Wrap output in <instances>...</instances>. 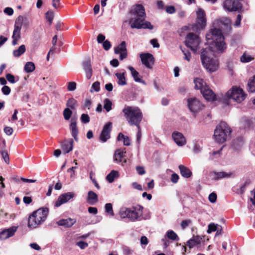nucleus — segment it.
<instances>
[{
    "label": "nucleus",
    "mask_w": 255,
    "mask_h": 255,
    "mask_svg": "<svg viewBox=\"0 0 255 255\" xmlns=\"http://www.w3.org/2000/svg\"><path fill=\"white\" fill-rule=\"evenodd\" d=\"M128 69L131 72L132 76L135 82L141 83L144 85H146L145 82L142 80L140 78H139V75L138 72L136 71L133 67L131 66H128Z\"/></svg>",
    "instance_id": "nucleus-25"
},
{
    "label": "nucleus",
    "mask_w": 255,
    "mask_h": 255,
    "mask_svg": "<svg viewBox=\"0 0 255 255\" xmlns=\"http://www.w3.org/2000/svg\"><path fill=\"white\" fill-rule=\"evenodd\" d=\"M191 223L190 220H185L182 221L181 223V227L182 229H185Z\"/></svg>",
    "instance_id": "nucleus-49"
},
{
    "label": "nucleus",
    "mask_w": 255,
    "mask_h": 255,
    "mask_svg": "<svg viewBox=\"0 0 255 255\" xmlns=\"http://www.w3.org/2000/svg\"><path fill=\"white\" fill-rule=\"evenodd\" d=\"M172 137L174 141L178 146H183L187 143L185 137L180 132L174 131L172 133Z\"/></svg>",
    "instance_id": "nucleus-13"
},
{
    "label": "nucleus",
    "mask_w": 255,
    "mask_h": 255,
    "mask_svg": "<svg viewBox=\"0 0 255 255\" xmlns=\"http://www.w3.org/2000/svg\"><path fill=\"white\" fill-rule=\"evenodd\" d=\"M187 106L188 109L194 116H196L204 107L200 101L195 98H190L188 99Z\"/></svg>",
    "instance_id": "nucleus-10"
},
{
    "label": "nucleus",
    "mask_w": 255,
    "mask_h": 255,
    "mask_svg": "<svg viewBox=\"0 0 255 255\" xmlns=\"http://www.w3.org/2000/svg\"><path fill=\"white\" fill-rule=\"evenodd\" d=\"M201 93L207 101H213L216 99V95L207 85H205V88L202 90Z\"/></svg>",
    "instance_id": "nucleus-18"
},
{
    "label": "nucleus",
    "mask_w": 255,
    "mask_h": 255,
    "mask_svg": "<svg viewBox=\"0 0 255 255\" xmlns=\"http://www.w3.org/2000/svg\"><path fill=\"white\" fill-rule=\"evenodd\" d=\"M83 70H84L86 77L87 79H90L93 74V70L92 68L91 60L89 59L85 60L82 63Z\"/></svg>",
    "instance_id": "nucleus-21"
},
{
    "label": "nucleus",
    "mask_w": 255,
    "mask_h": 255,
    "mask_svg": "<svg viewBox=\"0 0 255 255\" xmlns=\"http://www.w3.org/2000/svg\"><path fill=\"white\" fill-rule=\"evenodd\" d=\"M253 59L254 58L252 57L251 55L246 53H244V54L240 58L241 62L244 63L249 62L253 60Z\"/></svg>",
    "instance_id": "nucleus-39"
},
{
    "label": "nucleus",
    "mask_w": 255,
    "mask_h": 255,
    "mask_svg": "<svg viewBox=\"0 0 255 255\" xmlns=\"http://www.w3.org/2000/svg\"><path fill=\"white\" fill-rule=\"evenodd\" d=\"M4 132L7 135H10L12 134L13 129L9 127H6L4 128Z\"/></svg>",
    "instance_id": "nucleus-54"
},
{
    "label": "nucleus",
    "mask_w": 255,
    "mask_h": 255,
    "mask_svg": "<svg viewBox=\"0 0 255 255\" xmlns=\"http://www.w3.org/2000/svg\"><path fill=\"white\" fill-rule=\"evenodd\" d=\"M105 212L111 216H114V213L113 209V206L111 203H107L105 206Z\"/></svg>",
    "instance_id": "nucleus-38"
},
{
    "label": "nucleus",
    "mask_w": 255,
    "mask_h": 255,
    "mask_svg": "<svg viewBox=\"0 0 255 255\" xmlns=\"http://www.w3.org/2000/svg\"><path fill=\"white\" fill-rule=\"evenodd\" d=\"M143 207L137 205L132 208L123 207L120 208L119 215L121 218H128L132 221L137 220L142 215Z\"/></svg>",
    "instance_id": "nucleus-6"
},
{
    "label": "nucleus",
    "mask_w": 255,
    "mask_h": 255,
    "mask_svg": "<svg viewBox=\"0 0 255 255\" xmlns=\"http://www.w3.org/2000/svg\"><path fill=\"white\" fill-rule=\"evenodd\" d=\"M187 245L190 248H192L197 245L196 244V241H195L193 239H191L187 242Z\"/></svg>",
    "instance_id": "nucleus-59"
},
{
    "label": "nucleus",
    "mask_w": 255,
    "mask_h": 255,
    "mask_svg": "<svg viewBox=\"0 0 255 255\" xmlns=\"http://www.w3.org/2000/svg\"><path fill=\"white\" fill-rule=\"evenodd\" d=\"M166 11L169 14H172L175 12V8L173 6H168L166 8Z\"/></svg>",
    "instance_id": "nucleus-60"
},
{
    "label": "nucleus",
    "mask_w": 255,
    "mask_h": 255,
    "mask_svg": "<svg viewBox=\"0 0 255 255\" xmlns=\"http://www.w3.org/2000/svg\"><path fill=\"white\" fill-rule=\"evenodd\" d=\"M249 91L250 92H255V75L253 79H250L248 84Z\"/></svg>",
    "instance_id": "nucleus-37"
},
{
    "label": "nucleus",
    "mask_w": 255,
    "mask_h": 255,
    "mask_svg": "<svg viewBox=\"0 0 255 255\" xmlns=\"http://www.w3.org/2000/svg\"><path fill=\"white\" fill-rule=\"evenodd\" d=\"M35 69V64L32 62H27L25 63L24 70L26 73H31Z\"/></svg>",
    "instance_id": "nucleus-33"
},
{
    "label": "nucleus",
    "mask_w": 255,
    "mask_h": 255,
    "mask_svg": "<svg viewBox=\"0 0 255 255\" xmlns=\"http://www.w3.org/2000/svg\"><path fill=\"white\" fill-rule=\"evenodd\" d=\"M112 123L108 122L103 127V130L100 136V140L104 142L110 138V132L112 130Z\"/></svg>",
    "instance_id": "nucleus-15"
},
{
    "label": "nucleus",
    "mask_w": 255,
    "mask_h": 255,
    "mask_svg": "<svg viewBox=\"0 0 255 255\" xmlns=\"http://www.w3.org/2000/svg\"><path fill=\"white\" fill-rule=\"evenodd\" d=\"M26 19V17H24L22 15L18 16L15 19L14 25V30L12 35V45H16L18 41L20 39L21 27L24 20Z\"/></svg>",
    "instance_id": "nucleus-8"
},
{
    "label": "nucleus",
    "mask_w": 255,
    "mask_h": 255,
    "mask_svg": "<svg viewBox=\"0 0 255 255\" xmlns=\"http://www.w3.org/2000/svg\"><path fill=\"white\" fill-rule=\"evenodd\" d=\"M47 208H39L33 212L28 218V227L34 229L41 225L46 220L48 213Z\"/></svg>",
    "instance_id": "nucleus-4"
},
{
    "label": "nucleus",
    "mask_w": 255,
    "mask_h": 255,
    "mask_svg": "<svg viewBox=\"0 0 255 255\" xmlns=\"http://www.w3.org/2000/svg\"><path fill=\"white\" fill-rule=\"evenodd\" d=\"M118 177V172L113 170L106 176V179L109 183H112L114 181V179Z\"/></svg>",
    "instance_id": "nucleus-34"
},
{
    "label": "nucleus",
    "mask_w": 255,
    "mask_h": 255,
    "mask_svg": "<svg viewBox=\"0 0 255 255\" xmlns=\"http://www.w3.org/2000/svg\"><path fill=\"white\" fill-rule=\"evenodd\" d=\"M81 121L84 124H87L90 121V118L87 114H83L81 117Z\"/></svg>",
    "instance_id": "nucleus-45"
},
{
    "label": "nucleus",
    "mask_w": 255,
    "mask_h": 255,
    "mask_svg": "<svg viewBox=\"0 0 255 255\" xmlns=\"http://www.w3.org/2000/svg\"><path fill=\"white\" fill-rule=\"evenodd\" d=\"M232 172H226L225 171L217 172L212 171L210 173V176L214 180H218L223 178H229L232 176Z\"/></svg>",
    "instance_id": "nucleus-16"
},
{
    "label": "nucleus",
    "mask_w": 255,
    "mask_h": 255,
    "mask_svg": "<svg viewBox=\"0 0 255 255\" xmlns=\"http://www.w3.org/2000/svg\"><path fill=\"white\" fill-rule=\"evenodd\" d=\"M72 136L74 137L76 141H78V135L79 130L77 126V119L72 118L70 121V125L69 126Z\"/></svg>",
    "instance_id": "nucleus-20"
},
{
    "label": "nucleus",
    "mask_w": 255,
    "mask_h": 255,
    "mask_svg": "<svg viewBox=\"0 0 255 255\" xmlns=\"http://www.w3.org/2000/svg\"><path fill=\"white\" fill-rule=\"evenodd\" d=\"M181 175L185 178H189L192 175V172L190 170L183 165H180L179 166Z\"/></svg>",
    "instance_id": "nucleus-27"
},
{
    "label": "nucleus",
    "mask_w": 255,
    "mask_h": 255,
    "mask_svg": "<svg viewBox=\"0 0 255 255\" xmlns=\"http://www.w3.org/2000/svg\"><path fill=\"white\" fill-rule=\"evenodd\" d=\"M116 76L118 79V83L119 85L124 86L127 84L124 73H117Z\"/></svg>",
    "instance_id": "nucleus-31"
},
{
    "label": "nucleus",
    "mask_w": 255,
    "mask_h": 255,
    "mask_svg": "<svg viewBox=\"0 0 255 255\" xmlns=\"http://www.w3.org/2000/svg\"><path fill=\"white\" fill-rule=\"evenodd\" d=\"M76 222L74 219L68 218L66 219H61L57 222L59 226H64L65 227L69 228L73 226Z\"/></svg>",
    "instance_id": "nucleus-24"
},
{
    "label": "nucleus",
    "mask_w": 255,
    "mask_h": 255,
    "mask_svg": "<svg viewBox=\"0 0 255 255\" xmlns=\"http://www.w3.org/2000/svg\"><path fill=\"white\" fill-rule=\"evenodd\" d=\"M3 12L8 15H12L13 13V10L12 8L7 7L3 10Z\"/></svg>",
    "instance_id": "nucleus-53"
},
{
    "label": "nucleus",
    "mask_w": 255,
    "mask_h": 255,
    "mask_svg": "<svg viewBox=\"0 0 255 255\" xmlns=\"http://www.w3.org/2000/svg\"><path fill=\"white\" fill-rule=\"evenodd\" d=\"M132 13L134 16L129 20L132 28H147L150 30L153 29V27L151 23L145 21V10L142 5H136L133 8Z\"/></svg>",
    "instance_id": "nucleus-2"
},
{
    "label": "nucleus",
    "mask_w": 255,
    "mask_h": 255,
    "mask_svg": "<svg viewBox=\"0 0 255 255\" xmlns=\"http://www.w3.org/2000/svg\"><path fill=\"white\" fill-rule=\"evenodd\" d=\"M76 84L74 82H71L68 83V85L67 87V90L69 91H72L76 89Z\"/></svg>",
    "instance_id": "nucleus-47"
},
{
    "label": "nucleus",
    "mask_w": 255,
    "mask_h": 255,
    "mask_svg": "<svg viewBox=\"0 0 255 255\" xmlns=\"http://www.w3.org/2000/svg\"><path fill=\"white\" fill-rule=\"evenodd\" d=\"M103 46L105 50H108L111 47V44L109 41L106 40L103 43Z\"/></svg>",
    "instance_id": "nucleus-50"
},
{
    "label": "nucleus",
    "mask_w": 255,
    "mask_h": 255,
    "mask_svg": "<svg viewBox=\"0 0 255 255\" xmlns=\"http://www.w3.org/2000/svg\"><path fill=\"white\" fill-rule=\"evenodd\" d=\"M127 51V46L125 41H122L121 44L115 48V53L116 54H119L120 53Z\"/></svg>",
    "instance_id": "nucleus-29"
},
{
    "label": "nucleus",
    "mask_w": 255,
    "mask_h": 255,
    "mask_svg": "<svg viewBox=\"0 0 255 255\" xmlns=\"http://www.w3.org/2000/svg\"><path fill=\"white\" fill-rule=\"evenodd\" d=\"M224 9L228 11H240L242 5L240 0H225L223 3Z\"/></svg>",
    "instance_id": "nucleus-11"
},
{
    "label": "nucleus",
    "mask_w": 255,
    "mask_h": 255,
    "mask_svg": "<svg viewBox=\"0 0 255 255\" xmlns=\"http://www.w3.org/2000/svg\"><path fill=\"white\" fill-rule=\"evenodd\" d=\"M45 16L47 20L49 21V24H51L53 19L54 12L51 10H48L46 13Z\"/></svg>",
    "instance_id": "nucleus-42"
},
{
    "label": "nucleus",
    "mask_w": 255,
    "mask_h": 255,
    "mask_svg": "<svg viewBox=\"0 0 255 255\" xmlns=\"http://www.w3.org/2000/svg\"><path fill=\"white\" fill-rule=\"evenodd\" d=\"M201 147H200V145L196 142L194 144V146L193 147L194 152L195 153H198L201 151Z\"/></svg>",
    "instance_id": "nucleus-56"
},
{
    "label": "nucleus",
    "mask_w": 255,
    "mask_h": 255,
    "mask_svg": "<svg viewBox=\"0 0 255 255\" xmlns=\"http://www.w3.org/2000/svg\"><path fill=\"white\" fill-rule=\"evenodd\" d=\"M219 228H221V226L218 224H215L213 223H210L208 225L207 232L208 234H210L213 232H215Z\"/></svg>",
    "instance_id": "nucleus-36"
},
{
    "label": "nucleus",
    "mask_w": 255,
    "mask_h": 255,
    "mask_svg": "<svg viewBox=\"0 0 255 255\" xmlns=\"http://www.w3.org/2000/svg\"><path fill=\"white\" fill-rule=\"evenodd\" d=\"M88 210L90 214L96 215L98 213V210L96 207H89Z\"/></svg>",
    "instance_id": "nucleus-64"
},
{
    "label": "nucleus",
    "mask_w": 255,
    "mask_h": 255,
    "mask_svg": "<svg viewBox=\"0 0 255 255\" xmlns=\"http://www.w3.org/2000/svg\"><path fill=\"white\" fill-rule=\"evenodd\" d=\"M123 112L128 123L139 129V124L142 119L141 110L137 107L125 106Z\"/></svg>",
    "instance_id": "nucleus-3"
},
{
    "label": "nucleus",
    "mask_w": 255,
    "mask_h": 255,
    "mask_svg": "<svg viewBox=\"0 0 255 255\" xmlns=\"http://www.w3.org/2000/svg\"><path fill=\"white\" fill-rule=\"evenodd\" d=\"M16 231V228L14 227L3 230L0 233V239L5 240L12 236Z\"/></svg>",
    "instance_id": "nucleus-22"
},
{
    "label": "nucleus",
    "mask_w": 255,
    "mask_h": 255,
    "mask_svg": "<svg viewBox=\"0 0 255 255\" xmlns=\"http://www.w3.org/2000/svg\"><path fill=\"white\" fill-rule=\"evenodd\" d=\"M142 63L149 69L152 68L154 63V57L150 53H142L140 54Z\"/></svg>",
    "instance_id": "nucleus-14"
},
{
    "label": "nucleus",
    "mask_w": 255,
    "mask_h": 255,
    "mask_svg": "<svg viewBox=\"0 0 255 255\" xmlns=\"http://www.w3.org/2000/svg\"><path fill=\"white\" fill-rule=\"evenodd\" d=\"M2 92L4 95H8L10 92V89L9 87L4 85L1 89Z\"/></svg>",
    "instance_id": "nucleus-51"
},
{
    "label": "nucleus",
    "mask_w": 255,
    "mask_h": 255,
    "mask_svg": "<svg viewBox=\"0 0 255 255\" xmlns=\"http://www.w3.org/2000/svg\"><path fill=\"white\" fill-rule=\"evenodd\" d=\"M136 170L139 175H143L145 173V170L142 166H137L136 167Z\"/></svg>",
    "instance_id": "nucleus-61"
},
{
    "label": "nucleus",
    "mask_w": 255,
    "mask_h": 255,
    "mask_svg": "<svg viewBox=\"0 0 255 255\" xmlns=\"http://www.w3.org/2000/svg\"><path fill=\"white\" fill-rule=\"evenodd\" d=\"M0 154L4 162L8 164L9 163V158L7 151L6 150H1Z\"/></svg>",
    "instance_id": "nucleus-43"
},
{
    "label": "nucleus",
    "mask_w": 255,
    "mask_h": 255,
    "mask_svg": "<svg viewBox=\"0 0 255 255\" xmlns=\"http://www.w3.org/2000/svg\"><path fill=\"white\" fill-rule=\"evenodd\" d=\"M206 40L209 45V49H203L201 54V59L204 67L210 73L216 71L219 66L217 59L210 58L208 51L222 52L226 48L224 37L221 30L217 28L211 29L206 34Z\"/></svg>",
    "instance_id": "nucleus-1"
},
{
    "label": "nucleus",
    "mask_w": 255,
    "mask_h": 255,
    "mask_svg": "<svg viewBox=\"0 0 255 255\" xmlns=\"http://www.w3.org/2000/svg\"><path fill=\"white\" fill-rule=\"evenodd\" d=\"M200 42V37L197 34L193 33H189L187 34L185 41L186 46L189 47L194 52H196L199 49Z\"/></svg>",
    "instance_id": "nucleus-9"
},
{
    "label": "nucleus",
    "mask_w": 255,
    "mask_h": 255,
    "mask_svg": "<svg viewBox=\"0 0 255 255\" xmlns=\"http://www.w3.org/2000/svg\"><path fill=\"white\" fill-rule=\"evenodd\" d=\"M250 201L255 206V189L251 192Z\"/></svg>",
    "instance_id": "nucleus-58"
},
{
    "label": "nucleus",
    "mask_w": 255,
    "mask_h": 255,
    "mask_svg": "<svg viewBox=\"0 0 255 255\" xmlns=\"http://www.w3.org/2000/svg\"><path fill=\"white\" fill-rule=\"evenodd\" d=\"M73 147V140L69 139L65 140L62 145V149L64 153H67L72 151Z\"/></svg>",
    "instance_id": "nucleus-23"
},
{
    "label": "nucleus",
    "mask_w": 255,
    "mask_h": 255,
    "mask_svg": "<svg viewBox=\"0 0 255 255\" xmlns=\"http://www.w3.org/2000/svg\"><path fill=\"white\" fill-rule=\"evenodd\" d=\"M112 102L108 99H106L104 101V108L107 112H109L112 109Z\"/></svg>",
    "instance_id": "nucleus-40"
},
{
    "label": "nucleus",
    "mask_w": 255,
    "mask_h": 255,
    "mask_svg": "<svg viewBox=\"0 0 255 255\" xmlns=\"http://www.w3.org/2000/svg\"><path fill=\"white\" fill-rule=\"evenodd\" d=\"M196 15L197 23L201 27H204L206 24L205 11L202 9L199 8L196 11Z\"/></svg>",
    "instance_id": "nucleus-19"
},
{
    "label": "nucleus",
    "mask_w": 255,
    "mask_h": 255,
    "mask_svg": "<svg viewBox=\"0 0 255 255\" xmlns=\"http://www.w3.org/2000/svg\"><path fill=\"white\" fill-rule=\"evenodd\" d=\"M66 106L70 110H74L78 107L77 101L73 98H70L67 102Z\"/></svg>",
    "instance_id": "nucleus-30"
},
{
    "label": "nucleus",
    "mask_w": 255,
    "mask_h": 255,
    "mask_svg": "<svg viewBox=\"0 0 255 255\" xmlns=\"http://www.w3.org/2000/svg\"><path fill=\"white\" fill-rule=\"evenodd\" d=\"M26 50L25 46L24 45H20L19 48L13 51V55L15 57H18L23 54Z\"/></svg>",
    "instance_id": "nucleus-32"
},
{
    "label": "nucleus",
    "mask_w": 255,
    "mask_h": 255,
    "mask_svg": "<svg viewBox=\"0 0 255 255\" xmlns=\"http://www.w3.org/2000/svg\"><path fill=\"white\" fill-rule=\"evenodd\" d=\"M194 82L195 84V88L196 89L200 90L201 92L202 90L205 88V85H207L203 79L200 78H196L194 80Z\"/></svg>",
    "instance_id": "nucleus-28"
},
{
    "label": "nucleus",
    "mask_w": 255,
    "mask_h": 255,
    "mask_svg": "<svg viewBox=\"0 0 255 255\" xmlns=\"http://www.w3.org/2000/svg\"><path fill=\"white\" fill-rule=\"evenodd\" d=\"M76 245L78 246L81 249H85L86 248H87L88 246V243L83 242V241H79L77 242Z\"/></svg>",
    "instance_id": "nucleus-48"
},
{
    "label": "nucleus",
    "mask_w": 255,
    "mask_h": 255,
    "mask_svg": "<svg viewBox=\"0 0 255 255\" xmlns=\"http://www.w3.org/2000/svg\"><path fill=\"white\" fill-rule=\"evenodd\" d=\"M165 236L169 239L173 241H179V238L177 235L172 230H168Z\"/></svg>",
    "instance_id": "nucleus-35"
},
{
    "label": "nucleus",
    "mask_w": 255,
    "mask_h": 255,
    "mask_svg": "<svg viewBox=\"0 0 255 255\" xmlns=\"http://www.w3.org/2000/svg\"><path fill=\"white\" fill-rule=\"evenodd\" d=\"M75 197V194L73 192H69L66 193H64L60 195L55 202V206L58 207L61 205L66 203L71 199Z\"/></svg>",
    "instance_id": "nucleus-12"
},
{
    "label": "nucleus",
    "mask_w": 255,
    "mask_h": 255,
    "mask_svg": "<svg viewBox=\"0 0 255 255\" xmlns=\"http://www.w3.org/2000/svg\"><path fill=\"white\" fill-rule=\"evenodd\" d=\"M225 97L238 103H241L246 99V94L242 88L237 86H233L228 91Z\"/></svg>",
    "instance_id": "nucleus-7"
},
{
    "label": "nucleus",
    "mask_w": 255,
    "mask_h": 255,
    "mask_svg": "<svg viewBox=\"0 0 255 255\" xmlns=\"http://www.w3.org/2000/svg\"><path fill=\"white\" fill-rule=\"evenodd\" d=\"M72 114V111L69 109V108H66L63 111V117L65 120H69Z\"/></svg>",
    "instance_id": "nucleus-41"
},
{
    "label": "nucleus",
    "mask_w": 255,
    "mask_h": 255,
    "mask_svg": "<svg viewBox=\"0 0 255 255\" xmlns=\"http://www.w3.org/2000/svg\"><path fill=\"white\" fill-rule=\"evenodd\" d=\"M209 200L210 202L214 203L217 200V195L215 193L213 192L211 193L208 197Z\"/></svg>",
    "instance_id": "nucleus-46"
},
{
    "label": "nucleus",
    "mask_w": 255,
    "mask_h": 255,
    "mask_svg": "<svg viewBox=\"0 0 255 255\" xmlns=\"http://www.w3.org/2000/svg\"><path fill=\"white\" fill-rule=\"evenodd\" d=\"M6 78L11 83H14L15 82L14 76L11 74H6Z\"/></svg>",
    "instance_id": "nucleus-52"
},
{
    "label": "nucleus",
    "mask_w": 255,
    "mask_h": 255,
    "mask_svg": "<svg viewBox=\"0 0 255 255\" xmlns=\"http://www.w3.org/2000/svg\"><path fill=\"white\" fill-rule=\"evenodd\" d=\"M52 6L56 9L60 7V0H52Z\"/></svg>",
    "instance_id": "nucleus-62"
},
{
    "label": "nucleus",
    "mask_w": 255,
    "mask_h": 255,
    "mask_svg": "<svg viewBox=\"0 0 255 255\" xmlns=\"http://www.w3.org/2000/svg\"><path fill=\"white\" fill-rule=\"evenodd\" d=\"M179 180V176L176 173H173L171 177V181L173 183H176Z\"/></svg>",
    "instance_id": "nucleus-55"
},
{
    "label": "nucleus",
    "mask_w": 255,
    "mask_h": 255,
    "mask_svg": "<svg viewBox=\"0 0 255 255\" xmlns=\"http://www.w3.org/2000/svg\"><path fill=\"white\" fill-rule=\"evenodd\" d=\"M123 253L125 255H130L132 254L133 251L129 247L124 246L123 248Z\"/></svg>",
    "instance_id": "nucleus-44"
},
{
    "label": "nucleus",
    "mask_w": 255,
    "mask_h": 255,
    "mask_svg": "<svg viewBox=\"0 0 255 255\" xmlns=\"http://www.w3.org/2000/svg\"><path fill=\"white\" fill-rule=\"evenodd\" d=\"M92 89L96 92H99L100 90V83L98 81L94 82L92 85Z\"/></svg>",
    "instance_id": "nucleus-57"
},
{
    "label": "nucleus",
    "mask_w": 255,
    "mask_h": 255,
    "mask_svg": "<svg viewBox=\"0 0 255 255\" xmlns=\"http://www.w3.org/2000/svg\"><path fill=\"white\" fill-rule=\"evenodd\" d=\"M98 201V196L93 191H90L88 193L87 202L90 205H94Z\"/></svg>",
    "instance_id": "nucleus-26"
},
{
    "label": "nucleus",
    "mask_w": 255,
    "mask_h": 255,
    "mask_svg": "<svg viewBox=\"0 0 255 255\" xmlns=\"http://www.w3.org/2000/svg\"><path fill=\"white\" fill-rule=\"evenodd\" d=\"M105 39V36L102 34H99L97 36V41L98 43H101L103 42Z\"/></svg>",
    "instance_id": "nucleus-63"
},
{
    "label": "nucleus",
    "mask_w": 255,
    "mask_h": 255,
    "mask_svg": "<svg viewBox=\"0 0 255 255\" xmlns=\"http://www.w3.org/2000/svg\"><path fill=\"white\" fill-rule=\"evenodd\" d=\"M125 153V149L116 150L114 155V161L117 163H122V165H124V163H126L127 162L126 159H124Z\"/></svg>",
    "instance_id": "nucleus-17"
},
{
    "label": "nucleus",
    "mask_w": 255,
    "mask_h": 255,
    "mask_svg": "<svg viewBox=\"0 0 255 255\" xmlns=\"http://www.w3.org/2000/svg\"><path fill=\"white\" fill-rule=\"evenodd\" d=\"M231 129L228 125L224 122H220L214 130V139L218 143H223L230 137Z\"/></svg>",
    "instance_id": "nucleus-5"
}]
</instances>
